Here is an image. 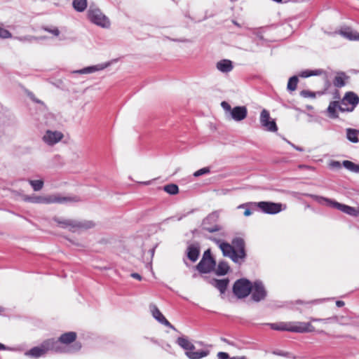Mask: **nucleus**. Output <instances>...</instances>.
I'll use <instances>...</instances> for the list:
<instances>
[{
  "mask_svg": "<svg viewBox=\"0 0 359 359\" xmlns=\"http://www.w3.org/2000/svg\"><path fill=\"white\" fill-rule=\"evenodd\" d=\"M270 327L274 330L287 331L298 333L313 332L315 327L311 323L304 322H280L269 324Z\"/></svg>",
  "mask_w": 359,
  "mask_h": 359,
  "instance_id": "1",
  "label": "nucleus"
},
{
  "mask_svg": "<svg viewBox=\"0 0 359 359\" xmlns=\"http://www.w3.org/2000/svg\"><path fill=\"white\" fill-rule=\"evenodd\" d=\"M245 206H251L259 208L263 212L266 214H277L280 212L282 208V204L278 203H273L268 201H261V202H254V203H248L245 204H242L238 206V208H243Z\"/></svg>",
  "mask_w": 359,
  "mask_h": 359,
  "instance_id": "2",
  "label": "nucleus"
},
{
  "mask_svg": "<svg viewBox=\"0 0 359 359\" xmlns=\"http://www.w3.org/2000/svg\"><path fill=\"white\" fill-rule=\"evenodd\" d=\"M57 349L58 350V348L55 346V343L50 339H48L44 340L39 346L31 348L26 355L37 358L45 355L48 351L55 352V350Z\"/></svg>",
  "mask_w": 359,
  "mask_h": 359,
  "instance_id": "3",
  "label": "nucleus"
},
{
  "mask_svg": "<svg viewBox=\"0 0 359 359\" xmlns=\"http://www.w3.org/2000/svg\"><path fill=\"white\" fill-rule=\"evenodd\" d=\"M23 201L32 203L50 204L71 201L72 200L69 198L56 196H24Z\"/></svg>",
  "mask_w": 359,
  "mask_h": 359,
  "instance_id": "4",
  "label": "nucleus"
},
{
  "mask_svg": "<svg viewBox=\"0 0 359 359\" xmlns=\"http://www.w3.org/2000/svg\"><path fill=\"white\" fill-rule=\"evenodd\" d=\"M55 221L62 228H68L72 232L80 229H90L95 226L92 221L77 222L73 219H60L58 218H55Z\"/></svg>",
  "mask_w": 359,
  "mask_h": 359,
  "instance_id": "5",
  "label": "nucleus"
},
{
  "mask_svg": "<svg viewBox=\"0 0 359 359\" xmlns=\"http://www.w3.org/2000/svg\"><path fill=\"white\" fill-rule=\"evenodd\" d=\"M77 338V334L75 332H67L60 336L57 339L51 338L53 342L55 343V346L58 348V350H55V353H65L66 352V346H68L76 341Z\"/></svg>",
  "mask_w": 359,
  "mask_h": 359,
  "instance_id": "6",
  "label": "nucleus"
},
{
  "mask_svg": "<svg viewBox=\"0 0 359 359\" xmlns=\"http://www.w3.org/2000/svg\"><path fill=\"white\" fill-rule=\"evenodd\" d=\"M88 17L90 22L103 28H108L110 26L109 18L97 8L90 6L88 11Z\"/></svg>",
  "mask_w": 359,
  "mask_h": 359,
  "instance_id": "7",
  "label": "nucleus"
},
{
  "mask_svg": "<svg viewBox=\"0 0 359 359\" xmlns=\"http://www.w3.org/2000/svg\"><path fill=\"white\" fill-rule=\"evenodd\" d=\"M216 266V262L211 255L210 250H205L203 257L196 265L197 270L202 273H208L214 270Z\"/></svg>",
  "mask_w": 359,
  "mask_h": 359,
  "instance_id": "8",
  "label": "nucleus"
},
{
  "mask_svg": "<svg viewBox=\"0 0 359 359\" xmlns=\"http://www.w3.org/2000/svg\"><path fill=\"white\" fill-rule=\"evenodd\" d=\"M252 290V283L245 278L237 280L233 286V292L239 299L248 297Z\"/></svg>",
  "mask_w": 359,
  "mask_h": 359,
  "instance_id": "9",
  "label": "nucleus"
},
{
  "mask_svg": "<svg viewBox=\"0 0 359 359\" xmlns=\"http://www.w3.org/2000/svg\"><path fill=\"white\" fill-rule=\"evenodd\" d=\"M359 102V97L351 91L346 93L340 102L339 110L352 111Z\"/></svg>",
  "mask_w": 359,
  "mask_h": 359,
  "instance_id": "10",
  "label": "nucleus"
},
{
  "mask_svg": "<svg viewBox=\"0 0 359 359\" xmlns=\"http://www.w3.org/2000/svg\"><path fill=\"white\" fill-rule=\"evenodd\" d=\"M323 73L322 69L304 70L299 73L298 76H293L290 78L287 83V90H295L299 82V77L306 78L311 76H318Z\"/></svg>",
  "mask_w": 359,
  "mask_h": 359,
  "instance_id": "11",
  "label": "nucleus"
},
{
  "mask_svg": "<svg viewBox=\"0 0 359 359\" xmlns=\"http://www.w3.org/2000/svg\"><path fill=\"white\" fill-rule=\"evenodd\" d=\"M269 112L266 109H263L260 114V123L262 126L271 132H276L278 127L274 120H270Z\"/></svg>",
  "mask_w": 359,
  "mask_h": 359,
  "instance_id": "12",
  "label": "nucleus"
},
{
  "mask_svg": "<svg viewBox=\"0 0 359 359\" xmlns=\"http://www.w3.org/2000/svg\"><path fill=\"white\" fill-rule=\"evenodd\" d=\"M214 241L219 245L220 250H222L223 255L229 257L234 262H238L237 255L236 254V249L233 245H230L226 242H221L219 240L214 239Z\"/></svg>",
  "mask_w": 359,
  "mask_h": 359,
  "instance_id": "13",
  "label": "nucleus"
},
{
  "mask_svg": "<svg viewBox=\"0 0 359 359\" xmlns=\"http://www.w3.org/2000/svg\"><path fill=\"white\" fill-rule=\"evenodd\" d=\"M252 298L255 302H259L266 296V291L262 283L256 281L252 285Z\"/></svg>",
  "mask_w": 359,
  "mask_h": 359,
  "instance_id": "14",
  "label": "nucleus"
},
{
  "mask_svg": "<svg viewBox=\"0 0 359 359\" xmlns=\"http://www.w3.org/2000/svg\"><path fill=\"white\" fill-rule=\"evenodd\" d=\"M64 135L60 131H52L48 130L43 137V141L48 145H53L59 142Z\"/></svg>",
  "mask_w": 359,
  "mask_h": 359,
  "instance_id": "15",
  "label": "nucleus"
},
{
  "mask_svg": "<svg viewBox=\"0 0 359 359\" xmlns=\"http://www.w3.org/2000/svg\"><path fill=\"white\" fill-rule=\"evenodd\" d=\"M149 308L153 317L156 320L172 330H176L175 327L165 318L156 305L151 304Z\"/></svg>",
  "mask_w": 359,
  "mask_h": 359,
  "instance_id": "16",
  "label": "nucleus"
},
{
  "mask_svg": "<svg viewBox=\"0 0 359 359\" xmlns=\"http://www.w3.org/2000/svg\"><path fill=\"white\" fill-rule=\"evenodd\" d=\"M232 245L234 247V249H236L238 262L239 259H244L246 256L244 240L241 238H236L232 241Z\"/></svg>",
  "mask_w": 359,
  "mask_h": 359,
  "instance_id": "17",
  "label": "nucleus"
},
{
  "mask_svg": "<svg viewBox=\"0 0 359 359\" xmlns=\"http://www.w3.org/2000/svg\"><path fill=\"white\" fill-rule=\"evenodd\" d=\"M334 87L341 88L350 83V76L345 72H338L332 80Z\"/></svg>",
  "mask_w": 359,
  "mask_h": 359,
  "instance_id": "18",
  "label": "nucleus"
},
{
  "mask_svg": "<svg viewBox=\"0 0 359 359\" xmlns=\"http://www.w3.org/2000/svg\"><path fill=\"white\" fill-rule=\"evenodd\" d=\"M332 205L341 210V212L351 215V216H359V208H355L353 207L348 206L347 205L339 203L337 201L331 202Z\"/></svg>",
  "mask_w": 359,
  "mask_h": 359,
  "instance_id": "19",
  "label": "nucleus"
},
{
  "mask_svg": "<svg viewBox=\"0 0 359 359\" xmlns=\"http://www.w3.org/2000/svg\"><path fill=\"white\" fill-rule=\"evenodd\" d=\"M194 349L195 346L192 344L191 348H189L188 350L185 352L186 355L189 359H201L202 358L208 356L210 353V351L208 350L194 351Z\"/></svg>",
  "mask_w": 359,
  "mask_h": 359,
  "instance_id": "20",
  "label": "nucleus"
},
{
  "mask_svg": "<svg viewBox=\"0 0 359 359\" xmlns=\"http://www.w3.org/2000/svg\"><path fill=\"white\" fill-rule=\"evenodd\" d=\"M247 114L248 111L245 107H236L231 111V118L236 121L245 119Z\"/></svg>",
  "mask_w": 359,
  "mask_h": 359,
  "instance_id": "21",
  "label": "nucleus"
},
{
  "mask_svg": "<svg viewBox=\"0 0 359 359\" xmlns=\"http://www.w3.org/2000/svg\"><path fill=\"white\" fill-rule=\"evenodd\" d=\"M200 254V249L197 245L192 244L187 248V257L191 262H196Z\"/></svg>",
  "mask_w": 359,
  "mask_h": 359,
  "instance_id": "22",
  "label": "nucleus"
},
{
  "mask_svg": "<svg viewBox=\"0 0 359 359\" xmlns=\"http://www.w3.org/2000/svg\"><path fill=\"white\" fill-rule=\"evenodd\" d=\"M217 69L222 72H229L232 70V62L229 60H222L217 64Z\"/></svg>",
  "mask_w": 359,
  "mask_h": 359,
  "instance_id": "23",
  "label": "nucleus"
},
{
  "mask_svg": "<svg viewBox=\"0 0 359 359\" xmlns=\"http://www.w3.org/2000/svg\"><path fill=\"white\" fill-rule=\"evenodd\" d=\"M215 287H217L222 294H224L226 290V288L229 283V280L228 278L221 280L215 279Z\"/></svg>",
  "mask_w": 359,
  "mask_h": 359,
  "instance_id": "24",
  "label": "nucleus"
},
{
  "mask_svg": "<svg viewBox=\"0 0 359 359\" xmlns=\"http://www.w3.org/2000/svg\"><path fill=\"white\" fill-rule=\"evenodd\" d=\"M341 34L346 39L351 41H359V34L349 29L341 32Z\"/></svg>",
  "mask_w": 359,
  "mask_h": 359,
  "instance_id": "25",
  "label": "nucleus"
},
{
  "mask_svg": "<svg viewBox=\"0 0 359 359\" xmlns=\"http://www.w3.org/2000/svg\"><path fill=\"white\" fill-rule=\"evenodd\" d=\"M72 5L76 11L82 12L87 8V0H74Z\"/></svg>",
  "mask_w": 359,
  "mask_h": 359,
  "instance_id": "26",
  "label": "nucleus"
},
{
  "mask_svg": "<svg viewBox=\"0 0 359 359\" xmlns=\"http://www.w3.org/2000/svg\"><path fill=\"white\" fill-rule=\"evenodd\" d=\"M229 270V266L225 262H220L216 269V273L219 276H224L228 273Z\"/></svg>",
  "mask_w": 359,
  "mask_h": 359,
  "instance_id": "27",
  "label": "nucleus"
},
{
  "mask_svg": "<svg viewBox=\"0 0 359 359\" xmlns=\"http://www.w3.org/2000/svg\"><path fill=\"white\" fill-rule=\"evenodd\" d=\"M339 105L340 104H339V102L337 101L330 102L327 108V111L331 117L335 118L337 116V108L339 109Z\"/></svg>",
  "mask_w": 359,
  "mask_h": 359,
  "instance_id": "28",
  "label": "nucleus"
},
{
  "mask_svg": "<svg viewBox=\"0 0 359 359\" xmlns=\"http://www.w3.org/2000/svg\"><path fill=\"white\" fill-rule=\"evenodd\" d=\"M102 67H101L100 65H95L91 67H85L83 69H81L80 70H77L74 72L75 73L79 74H90L95 72H97L100 69H102Z\"/></svg>",
  "mask_w": 359,
  "mask_h": 359,
  "instance_id": "29",
  "label": "nucleus"
},
{
  "mask_svg": "<svg viewBox=\"0 0 359 359\" xmlns=\"http://www.w3.org/2000/svg\"><path fill=\"white\" fill-rule=\"evenodd\" d=\"M177 343L186 351L188 350L189 348H191V345L193 344L191 341H189L187 339L184 337H178L177 339Z\"/></svg>",
  "mask_w": 359,
  "mask_h": 359,
  "instance_id": "30",
  "label": "nucleus"
},
{
  "mask_svg": "<svg viewBox=\"0 0 359 359\" xmlns=\"http://www.w3.org/2000/svg\"><path fill=\"white\" fill-rule=\"evenodd\" d=\"M163 189L165 192L172 195L177 194L179 192V188L175 184H167L163 187Z\"/></svg>",
  "mask_w": 359,
  "mask_h": 359,
  "instance_id": "31",
  "label": "nucleus"
},
{
  "mask_svg": "<svg viewBox=\"0 0 359 359\" xmlns=\"http://www.w3.org/2000/svg\"><path fill=\"white\" fill-rule=\"evenodd\" d=\"M29 184L35 191H40L43 187V181L41 180H29Z\"/></svg>",
  "mask_w": 359,
  "mask_h": 359,
  "instance_id": "32",
  "label": "nucleus"
},
{
  "mask_svg": "<svg viewBox=\"0 0 359 359\" xmlns=\"http://www.w3.org/2000/svg\"><path fill=\"white\" fill-rule=\"evenodd\" d=\"M217 359H247L245 355L230 357L229 353L222 351L217 353Z\"/></svg>",
  "mask_w": 359,
  "mask_h": 359,
  "instance_id": "33",
  "label": "nucleus"
},
{
  "mask_svg": "<svg viewBox=\"0 0 359 359\" xmlns=\"http://www.w3.org/2000/svg\"><path fill=\"white\" fill-rule=\"evenodd\" d=\"M347 138L352 142H358V131L353 129L347 130Z\"/></svg>",
  "mask_w": 359,
  "mask_h": 359,
  "instance_id": "34",
  "label": "nucleus"
},
{
  "mask_svg": "<svg viewBox=\"0 0 359 359\" xmlns=\"http://www.w3.org/2000/svg\"><path fill=\"white\" fill-rule=\"evenodd\" d=\"M343 165L346 168L351 171L359 172V165L350 161H344Z\"/></svg>",
  "mask_w": 359,
  "mask_h": 359,
  "instance_id": "35",
  "label": "nucleus"
},
{
  "mask_svg": "<svg viewBox=\"0 0 359 359\" xmlns=\"http://www.w3.org/2000/svg\"><path fill=\"white\" fill-rule=\"evenodd\" d=\"M12 37L11 33L2 27H0V38L1 39H9Z\"/></svg>",
  "mask_w": 359,
  "mask_h": 359,
  "instance_id": "36",
  "label": "nucleus"
},
{
  "mask_svg": "<svg viewBox=\"0 0 359 359\" xmlns=\"http://www.w3.org/2000/svg\"><path fill=\"white\" fill-rule=\"evenodd\" d=\"M210 168L206 167V168H203L197 171H196L194 173V175L195 177H199L201 175H205V174H208L210 172Z\"/></svg>",
  "mask_w": 359,
  "mask_h": 359,
  "instance_id": "37",
  "label": "nucleus"
},
{
  "mask_svg": "<svg viewBox=\"0 0 359 359\" xmlns=\"http://www.w3.org/2000/svg\"><path fill=\"white\" fill-rule=\"evenodd\" d=\"M44 29H45V31H46L49 33H51L52 34H53L54 36H57L60 34V31L57 27H53V28L45 27Z\"/></svg>",
  "mask_w": 359,
  "mask_h": 359,
  "instance_id": "38",
  "label": "nucleus"
},
{
  "mask_svg": "<svg viewBox=\"0 0 359 359\" xmlns=\"http://www.w3.org/2000/svg\"><path fill=\"white\" fill-rule=\"evenodd\" d=\"M301 95L304 97L313 98L316 97V93L313 91H301Z\"/></svg>",
  "mask_w": 359,
  "mask_h": 359,
  "instance_id": "39",
  "label": "nucleus"
},
{
  "mask_svg": "<svg viewBox=\"0 0 359 359\" xmlns=\"http://www.w3.org/2000/svg\"><path fill=\"white\" fill-rule=\"evenodd\" d=\"M203 229L210 233L216 232L220 230V227L218 225H215L212 227H204Z\"/></svg>",
  "mask_w": 359,
  "mask_h": 359,
  "instance_id": "40",
  "label": "nucleus"
},
{
  "mask_svg": "<svg viewBox=\"0 0 359 359\" xmlns=\"http://www.w3.org/2000/svg\"><path fill=\"white\" fill-rule=\"evenodd\" d=\"M221 106H222V108H223L226 111H227V112H230V113H231V110H232V109H231V107L230 104H229L227 102H226V101H223V102H222V103H221Z\"/></svg>",
  "mask_w": 359,
  "mask_h": 359,
  "instance_id": "41",
  "label": "nucleus"
},
{
  "mask_svg": "<svg viewBox=\"0 0 359 359\" xmlns=\"http://www.w3.org/2000/svg\"><path fill=\"white\" fill-rule=\"evenodd\" d=\"M131 276L138 280H142V276L139 274V273H133L131 274Z\"/></svg>",
  "mask_w": 359,
  "mask_h": 359,
  "instance_id": "42",
  "label": "nucleus"
},
{
  "mask_svg": "<svg viewBox=\"0 0 359 359\" xmlns=\"http://www.w3.org/2000/svg\"><path fill=\"white\" fill-rule=\"evenodd\" d=\"M73 347H74V350H76V351H79V350H80V349H81V344H80V343H76V344L74 345V346H73Z\"/></svg>",
  "mask_w": 359,
  "mask_h": 359,
  "instance_id": "43",
  "label": "nucleus"
},
{
  "mask_svg": "<svg viewBox=\"0 0 359 359\" xmlns=\"http://www.w3.org/2000/svg\"><path fill=\"white\" fill-rule=\"evenodd\" d=\"M252 214V212L250 209H246L245 211H244V213L243 215L245 216V217H248L250 215H251Z\"/></svg>",
  "mask_w": 359,
  "mask_h": 359,
  "instance_id": "44",
  "label": "nucleus"
},
{
  "mask_svg": "<svg viewBox=\"0 0 359 359\" xmlns=\"http://www.w3.org/2000/svg\"><path fill=\"white\" fill-rule=\"evenodd\" d=\"M336 305L338 306V307H342L344 306V302L343 301H337L336 302Z\"/></svg>",
  "mask_w": 359,
  "mask_h": 359,
  "instance_id": "45",
  "label": "nucleus"
},
{
  "mask_svg": "<svg viewBox=\"0 0 359 359\" xmlns=\"http://www.w3.org/2000/svg\"><path fill=\"white\" fill-rule=\"evenodd\" d=\"M326 320L312 318L311 321H325Z\"/></svg>",
  "mask_w": 359,
  "mask_h": 359,
  "instance_id": "46",
  "label": "nucleus"
},
{
  "mask_svg": "<svg viewBox=\"0 0 359 359\" xmlns=\"http://www.w3.org/2000/svg\"><path fill=\"white\" fill-rule=\"evenodd\" d=\"M4 349H5V346L0 343V350H4Z\"/></svg>",
  "mask_w": 359,
  "mask_h": 359,
  "instance_id": "47",
  "label": "nucleus"
},
{
  "mask_svg": "<svg viewBox=\"0 0 359 359\" xmlns=\"http://www.w3.org/2000/svg\"><path fill=\"white\" fill-rule=\"evenodd\" d=\"M233 23H234V25H236V26H238V27L240 26V25H238V23H237L236 22L233 21Z\"/></svg>",
  "mask_w": 359,
  "mask_h": 359,
  "instance_id": "48",
  "label": "nucleus"
},
{
  "mask_svg": "<svg viewBox=\"0 0 359 359\" xmlns=\"http://www.w3.org/2000/svg\"><path fill=\"white\" fill-rule=\"evenodd\" d=\"M273 1H276V2H278V3L282 1V0H273Z\"/></svg>",
  "mask_w": 359,
  "mask_h": 359,
  "instance_id": "49",
  "label": "nucleus"
},
{
  "mask_svg": "<svg viewBox=\"0 0 359 359\" xmlns=\"http://www.w3.org/2000/svg\"><path fill=\"white\" fill-rule=\"evenodd\" d=\"M144 184H149V182H144Z\"/></svg>",
  "mask_w": 359,
  "mask_h": 359,
  "instance_id": "50",
  "label": "nucleus"
}]
</instances>
